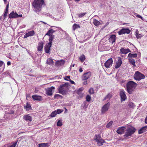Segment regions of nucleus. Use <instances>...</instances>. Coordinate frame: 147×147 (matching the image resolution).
I'll use <instances>...</instances> for the list:
<instances>
[{
    "label": "nucleus",
    "instance_id": "nucleus-55",
    "mask_svg": "<svg viewBox=\"0 0 147 147\" xmlns=\"http://www.w3.org/2000/svg\"><path fill=\"white\" fill-rule=\"evenodd\" d=\"M121 65H116L115 66V67L117 69Z\"/></svg>",
    "mask_w": 147,
    "mask_h": 147
},
{
    "label": "nucleus",
    "instance_id": "nucleus-19",
    "mask_svg": "<svg viewBox=\"0 0 147 147\" xmlns=\"http://www.w3.org/2000/svg\"><path fill=\"white\" fill-rule=\"evenodd\" d=\"M120 52L122 54H127L131 51L129 49H124L123 48H122L120 50Z\"/></svg>",
    "mask_w": 147,
    "mask_h": 147
},
{
    "label": "nucleus",
    "instance_id": "nucleus-27",
    "mask_svg": "<svg viewBox=\"0 0 147 147\" xmlns=\"http://www.w3.org/2000/svg\"><path fill=\"white\" fill-rule=\"evenodd\" d=\"M25 109L27 111H29L31 110V107L30 104L27 102L26 103V106L24 107Z\"/></svg>",
    "mask_w": 147,
    "mask_h": 147
},
{
    "label": "nucleus",
    "instance_id": "nucleus-44",
    "mask_svg": "<svg viewBox=\"0 0 147 147\" xmlns=\"http://www.w3.org/2000/svg\"><path fill=\"white\" fill-rule=\"evenodd\" d=\"M89 93L91 94L94 93V90L92 88H90L89 91Z\"/></svg>",
    "mask_w": 147,
    "mask_h": 147
},
{
    "label": "nucleus",
    "instance_id": "nucleus-6",
    "mask_svg": "<svg viewBox=\"0 0 147 147\" xmlns=\"http://www.w3.org/2000/svg\"><path fill=\"white\" fill-rule=\"evenodd\" d=\"M94 139L97 143V144L99 146H101L105 142V141L102 139L100 135H96Z\"/></svg>",
    "mask_w": 147,
    "mask_h": 147
},
{
    "label": "nucleus",
    "instance_id": "nucleus-59",
    "mask_svg": "<svg viewBox=\"0 0 147 147\" xmlns=\"http://www.w3.org/2000/svg\"><path fill=\"white\" fill-rule=\"evenodd\" d=\"M9 3H8L6 6V9H9Z\"/></svg>",
    "mask_w": 147,
    "mask_h": 147
},
{
    "label": "nucleus",
    "instance_id": "nucleus-34",
    "mask_svg": "<svg viewBox=\"0 0 147 147\" xmlns=\"http://www.w3.org/2000/svg\"><path fill=\"white\" fill-rule=\"evenodd\" d=\"M112 95L110 93L108 94L105 98L104 100H105L107 99H109L110 98L112 97Z\"/></svg>",
    "mask_w": 147,
    "mask_h": 147
},
{
    "label": "nucleus",
    "instance_id": "nucleus-24",
    "mask_svg": "<svg viewBox=\"0 0 147 147\" xmlns=\"http://www.w3.org/2000/svg\"><path fill=\"white\" fill-rule=\"evenodd\" d=\"M147 129V126H145L140 129L138 131V133L141 134L145 132L146 129Z\"/></svg>",
    "mask_w": 147,
    "mask_h": 147
},
{
    "label": "nucleus",
    "instance_id": "nucleus-25",
    "mask_svg": "<svg viewBox=\"0 0 147 147\" xmlns=\"http://www.w3.org/2000/svg\"><path fill=\"white\" fill-rule=\"evenodd\" d=\"M93 23L94 25L96 26H98L101 24L100 22L96 19H94Z\"/></svg>",
    "mask_w": 147,
    "mask_h": 147
},
{
    "label": "nucleus",
    "instance_id": "nucleus-31",
    "mask_svg": "<svg viewBox=\"0 0 147 147\" xmlns=\"http://www.w3.org/2000/svg\"><path fill=\"white\" fill-rule=\"evenodd\" d=\"M85 55L83 54L81 55L79 58V59L82 62H83L85 59Z\"/></svg>",
    "mask_w": 147,
    "mask_h": 147
},
{
    "label": "nucleus",
    "instance_id": "nucleus-23",
    "mask_svg": "<svg viewBox=\"0 0 147 147\" xmlns=\"http://www.w3.org/2000/svg\"><path fill=\"white\" fill-rule=\"evenodd\" d=\"M49 36L50 37L49 39V42L47 43V44H49L50 45H52V41L53 40V39L54 38V36L53 35H51V36Z\"/></svg>",
    "mask_w": 147,
    "mask_h": 147
},
{
    "label": "nucleus",
    "instance_id": "nucleus-45",
    "mask_svg": "<svg viewBox=\"0 0 147 147\" xmlns=\"http://www.w3.org/2000/svg\"><path fill=\"white\" fill-rule=\"evenodd\" d=\"M129 62L131 64H135V62L134 60V59H130Z\"/></svg>",
    "mask_w": 147,
    "mask_h": 147
},
{
    "label": "nucleus",
    "instance_id": "nucleus-21",
    "mask_svg": "<svg viewBox=\"0 0 147 147\" xmlns=\"http://www.w3.org/2000/svg\"><path fill=\"white\" fill-rule=\"evenodd\" d=\"M55 32V31L52 29H50L45 34V35H47L49 36H50L52 34Z\"/></svg>",
    "mask_w": 147,
    "mask_h": 147
},
{
    "label": "nucleus",
    "instance_id": "nucleus-32",
    "mask_svg": "<svg viewBox=\"0 0 147 147\" xmlns=\"http://www.w3.org/2000/svg\"><path fill=\"white\" fill-rule=\"evenodd\" d=\"M56 112V111H54L52 112V113L49 115V116H51L52 117H55L57 115Z\"/></svg>",
    "mask_w": 147,
    "mask_h": 147
},
{
    "label": "nucleus",
    "instance_id": "nucleus-53",
    "mask_svg": "<svg viewBox=\"0 0 147 147\" xmlns=\"http://www.w3.org/2000/svg\"><path fill=\"white\" fill-rule=\"evenodd\" d=\"M8 9H6L5 11L4 12L5 13L7 14L8 12Z\"/></svg>",
    "mask_w": 147,
    "mask_h": 147
},
{
    "label": "nucleus",
    "instance_id": "nucleus-14",
    "mask_svg": "<svg viewBox=\"0 0 147 147\" xmlns=\"http://www.w3.org/2000/svg\"><path fill=\"white\" fill-rule=\"evenodd\" d=\"M55 87L52 86L51 87L48 88L46 90V94L48 95L51 96L53 94L52 93L53 90L55 89Z\"/></svg>",
    "mask_w": 147,
    "mask_h": 147
},
{
    "label": "nucleus",
    "instance_id": "nucleus-15",
    "mask_svg": "<svg viewBox=\"0 0 147 147\" xmlns=\"http://www.w3.org/2000/svg\"><path fill=\"white\" fill-rule=\"evenodd\" d=\"M116 40V36L114 34H112L111 35L109 39V42L112 44L115 42Z\"/></svg>",
    "mask_w": 147,
    "mask_h": 147
},
{
    "label": "nucleus",
    "instance_id": "nucleus-13",
    "mask_svg": "<svg viewBox=\"0 0 147 147\" xmlns=\"http://www.w3.org/2000/svg\"><path fill=\"white\" fill-rule=\"evenodd\" d=\"M51 46V45H50L49 44H46L45 47V53H50Z\"/></svg>",
    "mask_w": 147,
    "mask_h": 147
},
{
    "label": "nucleus",
    "instance_id": "nucleus-8",
    "mask_svg": "<svg viewBox=\"0 0 147 147\" xmlns=\"http://www.w3.org/2000/svg\"><path fill=\"white\" fill-rule=\"evenodd\" d=\"M91 76V72L90 71H88L84 74L81 77V79L82 80H86L89 78Z\"/></svg>",
    "mask_w": 147,
    "mask_h": 147
},
{
    "label": "nucleus",
    "instance_id": "nucleus-38",
    "mask_svg": "<svg viewBox=\"0 0 147 147\" xmlns=\"http://www.w3.org/2000/svg\"><path fill=\"white\" fill-rule=\"evenodd\" d=\"M18 142V140H17L16 142H13L12 145H9L8 147H15Z\"/></svg>",
    "mask_w": 147,
    "mask_h": 147
},
{
    "label": "nucleus",
    "instance_id": "nucleus-20",
    "mask_svg": "<svg viewBox=\"0 0 147 147\" xmlns=\"http://www.w3.org/2000/svg\"><path fill=\"white\" fill-rule=\"evenodd\" d=\"M32 98L34 100H42V97L39 96L33 95L32 96Z\"/></svg>",
    "mask_w": 147,
    "mask_h": 147
},
{
    "label": "nucleus",
    "instance_id": "nucleus-61",
    "mask_svg": "<svg viewBox=\"0 0 147 147\" xmlns=\"http://www.w3.org/2000/svg\"><path fill=\"white\" fill-rule=\"evenodd\" d=\"M74 65H71L70 66V68L71 69V68H72V67H73L74 66Z\"/></svg>",
    "mask_w": 147,
    "mask_h": 147
},
{
    "label": "nucleus",
    "instance_id": "nucleus-51",
    "mask_svg": "<svg viewBox=\"0 0 147 147\" xmlns=\"http://www.w3.org/2000/svg\"><path fill=\"white\" fill-rule=\"evenodd\" d=\"M132 57H134V58L136 57H137V54L136 53L133 54H132Z\"/></svg>",
    "mask_w": 147,
    "mask_h": 147
},
{
    "label": "nucleus",
    "instance_id": "nucleus-3",
    "mask_svg": "<svg viewBox=\"0 0 147 147\" xmlns=\"http://www.w3.org/2000/svg\"><path fill=\"white\" fill-rule=\"evenodd\" d=\"M68 83H66L60 85L58 88L59 92L63 95H65L68 92Z\"/></svg>",
    "mask_w": 147,
    "mask_h": 147
},
{
    "label": "nucleus",
    "instance_id": "nucleus-39",
    "mask_svg": "<svg viewBox=\"0 0 147 147\" xmlns=\"http://www.w3.org/2000/svg\"><path fill=\"white\" fill-rule=\"evenodd\" d=\"M54 98L55 99L58 98H62V96L59 94H56L55 95Z\"/></svg>",
    "mask_w": 147,
    "mask_h": 147
},
{
    "label": "nucleus",
    "instance_id": "nucleus-43",
    "mask_svg": "<svg viewBox=\"0 0 147 147\" xmlns=\"http://www.w3.org/2000/svg\"><path fill=\"white\" fill-rule=\"evenodd\" d=\"M91 98L90 95H87L86 97V101L88 102H89Z\"/></svg>",
    "mask_w": 147,
    "mask_h": 147
},
{
    "label": "nucleus",
    "instance_id": "nucleus-36",
    "mask_svg": "<svg viewBox=\"0 0 147 147\" xmlns=\"http://www.w3.org/2000/svg\"><path fill=\"white\" fill-rule=\"evenodd\" d=\"M86 13H87L86 12L83 13H79L78 15V17L79 18L82 17L84 16Z\"/></svg>",
    "mask_w": 147,
    "mask_h": 147
},
{
    "label": "nucleus",
    "instance_id": "nucleus-26",
    "mask_svg": "<svg viewBox=\"0 0 147 147\" xmlns=\"http://www.w3.org/2000/svg\"><path fill=\"white\" fill-rule=\"evenodd\" d=\"M122 63L121 58L120 57H118L116 60V64H121Z\"/></svg>",
    "mask_w": 147,
    "mask_h": 147
},
{
    "label": "nucleus",
    "instance_id": "nucleus-56",
    "mask_svg": "<svg viewBox=\"0 0 147 147\" xmlns=\"http://www.w3.org/2000/svg\"><path fill=\"white\" fill-rule=\"evenodd\" d=\"M70 81L71 84H75L73 80H70Z\"/></svg>",
    "mask_w": 147,
    "mask_h": 147
},
{
    "label": "nucleus",
    "instance_id": "nucleus-64",
    "mask_svg": "<svg viewBox=\"0 0 147 147\" xmlns=\"http://www.w3.org/2000/svg\"><path fill=\"white\" fill-rule=\"evenodd\" d=\"M7 64H11V62L9 61H8Z\"/></svg>",
    "mask_w": 147,
    "mask_h": 147
},
{
    "label": "nucleus",
    "instance_id": "nucleus-30",
    "mask_svg": "<svg viewBox=\"0 0 147 147\" xmlns=\"http://www.w3.org/2000/svg\"><path fill=\"white\" fill-rule=\"evenodd\" d=\"M46 63L47 64H53L54 62L52 59L50 58H48L47 59Z\"/></svg>",
    "mask_w": 147,
    "mask_h": 147
},
{
    "label": "nucleus",
    "instance_id": "nucleus-41",
    "mask_svg": "<svg viewBox=\"0 0 147 147\" xmlns=\"http://www.w3.org/2000/svg\"><path fill=\"white\" fill-rule=\"evenodd\" d=\"M128 106L131 108H133L134 107V105L133 103L130 102L128 105Z\"/></svg>",
    "mask_w": 147,
    "mask_h": 147
},
{
    "label": "nucleus",
    "instance_id": "nucleus-9",
    "mask_svg": "<svg viewBox=\"0 0 147 147\" xmlns=\"http://www.w3.org/2000/svg\"><path fill=\"white\" fill-rule=\"evenodd\" d=\"M110 105V103L109 102H108L103 105L102 107L101 110V113L102 114H104L108 110Z\"/></svg>",
    "mask_w": 147,
    "mask_h": 147
},
{
    "label": "nucleus",
    "instance_id": "nucleus-37",
    "mask_svg": "<svg viewBox=\"0 0 147 147\" xmlns=\"http://www.w3.org/2000/svg\"><path fill=\"white\" fill-rule=\"evenodd\" d=\"M56 111V114H59L62 113L63 111V110L62 109H58L55 110Z\"/></svg>",
    "mask_w": 147,
    "mask_h": 147
},
{
    "label": "nucleus",
    "instance_id": "nucleus-2",
    "mask_svg": "<svg viewBox=\"0 0 147 147\" xmlns=\"http://www.w3.org/2000/svg\"><path fill=\"white\" fill-rule=\"evenodd\" d=\"M136 84L134 82L130 81L128 82L126 85V89L127 92L129 94H131L135 89Z\"/></svg>",
    "mask_w": 147,
    "mask_h": 147
},
{
    "label": "nucleus",
    "instance_id": "nucleus-46",
    "mask_svg": "<svg viewBox=\"0 0 147 147\" xmlns=\"http://www.w3.org/2000/svg\"><path fill=\"white\" fill-rule=\"evenodd\" d=\"M136 37L138 38H140L142 36V35L141 34H139L138 33H137V32H136Z\"/></svg>",
    "mask_w": 147,
    "mask_h": 147
},
{
    "label": "nucleus",
    "instance_id": "nucleus-1",
    "mask_svg": "<svg viewBox=\"0 0 147 147\" xmlns=\"http://www.w3.org/2000/svg\"><path fill=\"white\" fill-rule=\"evenodd\" d=\"M45 4L44 0H34L32 4L33 10L36 13H39L41 11L43 5Z\"/></svg>",
    "mask_w": 147,
    "mask_h": 147
},
{
    "label": "nucleus",
    "instance_id": "nucleus-11",
    "mask_svg": "<svg viewBox=\"0 0 147 147\" xmlns=\"http://www.w3.org/2000/svg\"><path fill=\"white\" fill-rule=\"evenodd\" d=\"M126 129V128L123 126L119 127L116 132L119 134H122L124 133Z\"/></svg>",
    "mask_w": 147,
    "mask_h": 147
},
{
    "label": "nucleus",
    "instance_id": "nucleus-42",
    "mask_svg": "<svg viewBox=\"0 0 147 147\" xmlns=\"http://www.w3.org/2000/svg\"><path fill=\"white\" fill-rule=\"evenodd\" d=\"M113 121H111L110 122L108 123L106 125V127L108 128H109L113 124Z\"/></svg>",
    "mask_w": 147,
    "mask_h": 147
},
{
    "label": "nucleus",
    "instance_id": "nucleus-4",
    "mask_svg": "<svg viewBox=\"0 0 147 147\" xmlns=\"http://www.w3.org/2000/svg\"><path fill=\"white\" fill-rule=\"evenodd\" d=\"M136 129L133 127H128L126 130L125 134L123 136L125 138L131 136L135 132Z\"/></svg>",
    "mask_w": 147,
    "mask_h": 147
},
{
    "label": "nucleus",
    "instance_id": "nucleus-35",
    "mask_svg": "<svg viewBox=\"0 0 147 147\" xmlns=\"http://www.w3.org/2000/svg\"><path fill=\"white\" fill-rule=\"evenodd\" d=\"M88 105V104H87V102H84L83 103V104L82 105V107L84 109H86Z\"/></svg>",
    "mask_w": 147,
    "mask_h": 147
},
{
    "label": "nucleus",
    "instance_id": "nucleus-47",
    "mask_svg": "<svg viewBox=\"0 0 147 147\" xmlns=\"http://www.w3.org/2000/svg\"><path fill=\"white\" fill-rule=\"evenodd\" d=\"M111 65H102V67L104 68V67H105L107 68H109L110 67Z\"/></svg>",
    "mask_w": 147,
    "mask_h": 147
},
{
    "label": "nucleus",
    "instance_id": "nucleus-28",
    "mask_svg": "<svg viewBox=\"0 0 147 147\" xmlns=\"http://www.w3.org/2000/svg\"><path fill=\"white\" fill-rule=\"evenodd\" d=\"M113 62V60L112 58H111L109 59L104 64H112Z\"/></svg>",
    "mask_w": 147,
    "mask_h": 147
},
{
    "label": "nucleus",
    "instance_id": "nucleus-7",
    "mask_svg": "<svg viewBox=\"0 0 147 147\" xmlns=\"http://www.w3.org/2000/svg\"><path fill=\"white\" fill-rule=\"evenodd\" d=\"M22 14L18 15L17 13L14 12L13 11L9 15V17L10 19L22 17Z\"/></svg>",
    "mask_w": 147,
    "mask_h": 147
},
{
    "label": "nucleus",
    "instance_id": "nucleus-40",
    "mask_svg": "<svg viewBox=\"0 0 147 147\" xmlns=\"http://www.w3.org/2000/svg\"><path fill=\"white\" fill-rule=\"evenodd\" d=\"M62 120H60L58 121L57 123V125L58 126H61L62 125Z\"/></svg>",
    "mask_w": 147,
    "mask_h": 147
},
{
    "label": "nucleus",
    "instance_id": "nucleus-48",
    "mask_svg": "<svg viewBox=\"0 0 147 147\" xmlns=\"http://www.w3.org/2000/svg\"><path fill=\"white\" fill-rule=\"evenodd\" d=\"M136 16L138 18H141L142 20H143L142 17V16H141L140 15L138 14H137V15H136Z\"/></svg>",
    "mask_w": 147,
    "mask_h": 147
},
{
    "label": "nucleus",
    "instance_id": "nucleus-54",
    "mask_svg": "<svg viewBox=\"0 0 147 147\" xmlns=\"http://www.w3.org/2000/svg\"><path fill=\"white\" fill-rule=\"evenodd\" d=\"M79 71L81 73L83 71V69L82 68L80 67L79 69Z\"/></svg>",
    "mask_w": 147,
    "mask_h": 147
},
{
    "label": "nucleus",
    "instance_id": "nucleus-17",
    "mask_svg": "<svg viewBox=\"0 0 147 147\" xmlns=\"http://www.w3.org/2000/svg\"><path fill=\"white\" fill-rule=\"evenodd\" d=\"M23 119L26 121H31L32 120V117L29 115H25L23 116Z\"/></svg>",
    "mask_w": 147,
    "mask_h": 147
},
{
    "label": "nucleus",
    "instance_id": "nucleus-5",
    "mask_svg": "<svg viewBox=\"0 0 147 147\" xmlns=\"http://www.w3.org/2000/svg\"><path fill=\"white\" fill-rule=\"evenodd\" d=\"M145 78V76L144 75L138 71H136L134 75V78L136 80L140 81L141 79H144Z\"/></svg>",
    "mask_w": 147,
    "mask_h": 147
},
{
    "label": "nucleus",
    "instance_id": "nucleus-49",
    "mask_svg": "<svg viewBox=\"0 0 147 147\" xmlns=\"http://www.w3.org/2000/svg\"><path fill=\"white\" fill-rule=\"evenodd\" d=\"M68 79L70 80V76H67L66 77V78H65V80H68Z\"/></svg>",
    "mask_w": 147,
    "mask_h": 147
},
{
    "label": "nucleus",
    "instance_id": "nucleus-57",
    "mask_svg": "<svg viewBox=\"0 0 147 147\" xmlns=\"http://www.w3.org/2000/svg\"><path fill=\"white\" fill-rule=\"evenodd\" d=\"M132 54H131V53H129L128 55V56L129 57H132Z\"/></svg>",
    "mask_w": 147,
    "mask_h": 147
},
{
    "label": "nucleus",
    "instance_id": "nucleus-16",
    "mask_svg": "<svg viewBox=\"0 0 147 147\" xmlns=\"http://www.w3.org/2000/svg\"><path fill=\"white\" fill-rule=\"evenodd\" d=\"M34 34V31H29L24 36V38H26L29 36H33Z\"/></svg>",
    "mask_w": 147,
    "mask_h": 147
},
{
    "label": "nucleus",
    "instance_id": "nucleus-62",
    "mask_svg": "<svg viewBox=\"0 0 147 147\" xmlns=\"http://www.w3.org/2000/svg\"><path fill=\"white\" fill-rule=\"evenodd\" d=\"M3 64V62L1 61H0V64Z\"/></svg>",
    "mask_w": 147,
    "mask_h": 147
},
{
    "label": "nucleus",
    "instance_id": "nucleus-12",
    "mask_svg": "<svg viewBox=\"0 0 147 147\" xmlns=\"http://www.w3.org/2000/svg\"><path fill=\"white\" fill-rule=\"evenodd\" d=\"M120 96L121 99V101H124L126 99V96L124 90H121L120 92Z\"/></svg>",
    "mask_w": 147,
    "mask_h": 147
},
{
    "label": "nucleus",
    "instance_id": "nucleus-10",
    "mask_svg": "<svg viewBox=\"0 0 147 147\" xmlns=\"http://www.w3.org/2000/svg\"><path fill=\"white\" fill-rule=\"evenodd\" d=\"M131 32L130 30L127 28H122L118 32V34L119 35L125 34H129Z\"/></svg>",
    "mask_w": 147,
    "mask_h": 147
},
{
    "label": "nucleus",
    "instance_id": "nucleus-50",
    "mask_svg": "<svg viewBox=\"0 0 147 147\" xmlns=\"http://www.w3.org/2000/svg\"><path fill=\"white\" fill-rule=\"evenodd\" d=\"M7 13H4V14L3 15V19L4 20L6 19V17L7 16Z\"/></svg>",
    "mask_w": 147,
    "mask_h": 147
},
{
    "label": "nucleus",
    "instance_id": "nucleus-33",
    "mask_svg": "<svg viewBox=\"0 0 147 147\" xmlns=\"http://www.w3.org/2000/svg\"><path fill=\"white\" fill-rule=\"evenodd\" d=\"M80 26L79 25L74 24L73 26V28L74 30H75L76 29L78 28H80Z\"/></svg>",
    "mask_w": 147,
    "mask_h": 147
},
{
    "label": "nucleus",
    "instance_id": "nucleus-22",
    "mask_svg": "<svg viewBox=\"0 0 147 147\" xmlns=\"http://www.w3.org/2000/svg\"><path fill=\"white\" fill-rule=\"evenodd\" d=\"M50 144L48 143H42L39 144V147H48Z\"/></svg>",
    "mask_w": 147,
    "mask_h": 147
},
{
    "label": "nucleus",
    "instance_id": "nucleus-29",
    "mask_svg": "<svg viewBox=\"0 0 147 147\" xmlns=\"http://www.w3.org/2000/svg\"><path fill=\"white\" fill-rule=\"evenodd\" d=\"M65 62V61L63 60H58L56 61L55 64H64Z\"/></svg>",
    "mask_w": 147,
    "mask_h": 147
},
{
    "label": "nucleus",
    "instance_id": "nucleus-18",
    "mask_svg": "<svg viewBox=\"0 0 147 147\" xmlns=\"http://www.w3.org/2000/svg\"><path fill=\"white\" fill-rule=\"evenodd\" d=\"M44 43L43 42H39L37 47L38 51H41L43 47Z\"/></svg>",
    "mask_w": 147,
    "mask_h": 147
},
{
    "label": "nucleus",
    "instance_id": "nucleus-58",
    "mask_svg": "<svg viewBox=\"0 0 147 147\" xmlns=\"http://www.w3.org/2000/svg\"><path fill=\"white\" fill-rule=\"evenodd\" d=\"M14 112L13 111H11L9 113V114H14Z\"/></svg>",
    "mask_w": 147,
    "mask_h": 147
},
{
    "label": "nucleus",
    "instance_id": "nucleus-63",
    "mask_svg": "<svg viewBox=\"0 0 147 147\" xmlns=\"http://www.w3.org/2000/svg\"><path fill=\"white\" fill-rule=\"evenodd\" d=\"M3 0L4 1L5 4L7 2V0Z\"/></svg>",
    "mask_w": 147,
    "mask_h": 147
},
{
    "label": "nucleus",
    "instance_id": "nucleus-60",
    "mask_svg": "<svg viewBox=\"0 0 147 147\" xmlns=\"http://www.w3.org/2000/svg\"><path fill=\"white\" fill-rule=\"evenodd\" d=\"M145 123L147 124V116L145 118Z\"/></svg>",
    "mask_w": 147,
    "mask_h": 147
},
{
    "label": "nucleus",
    "instance_id": "nucleus-52",
    "mask_svg": "<svg viewBox=\"0 0 147 147\" xmlns=\"http://www.w3.org/2000/svg\"><path fill=\"white\" fill-rule=\"evenodd\" d=\"M83 84H84V85H86L87 84V80H85V81L83 82Z\"/></svg>",
    "mask_w": 147,
    "mask_h": 147
}]
</instances>
